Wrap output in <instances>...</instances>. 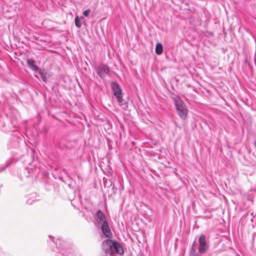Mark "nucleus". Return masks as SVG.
<instances>
[{"label": "nucleus", "instance_id": "1", "mask_svg": "<svg viewBox=\"0 0 256 256\" xmlns=\"http://www.w3.org/2000/svg\"><path fill=\"white\" fill-rule=\"evenodd\" d=\"M102 248L106 252V256H112V254L114 253L122 254L124 252V248L120 243L110 240H107L103 242Z\"/></svg>", "mask_w": 256, "mask_h": 256}, {"label": "nucleus", "instance_id": "2", "mask_svg": "<svg viewBox=\"0 0 256 256\" xmlns=\"http://www.w3.org/2000/svg\"><path fill=\"white\" fill-rule=\"evenodd\" d=\"M96 220L97 222L102 224L101 228L104 235L106 238H110L112 236V234L104 214L100 210L97 212Z\"/></svg>", "mask_w": 256, "mask_h": 256}, {"label": "nucleus", "instance_id": "3", "mask_svg": "<svg viewBox=\"0 0 256 256\" xmlns=\"http://www.w3.org/2000/svg\"><path fill=\"white\" fill-rule=\"evenodd\" d=\"M174 100L179 116L182 118L185 119L188 115V109L185 104L178 96L176 97Z\"/></svg>", "mask_w": 256, "mask_h": 256}, {"label": "nucleus", "instance_id": "4", "mask_svg": "<svg viewBox=\"0 0 256 256\" xmlns=\"http://www.w3.org/2000/svg\"><path fill=\"white\" fill-rule=\"evenodd\" d=\"M199 248L198 251L200 254H204L208 248V245L206 242V237L204 235L202 234L198 239Z\"/></svg>", "mask_w": 256, "mask_h": 256}, {"label": "nucleus", "instance_id": "5", "mask_svg": "<svg viewBox=\"0 0 256 256\" xmlns=\"http://www.w3.org/2000/svg\"><path fill=\"white\" fill-rule=\"evenodd\" d=\"M97 74L101 78H104L106 75L110 74L108 66L104 64H100L96 69Z\"/></svg>", "mask_w": 256, "mask_h": 256}, {"label": "nucleus", "instance_id": "6", "mask_svg": "<svg viewBox=\"0 0 256 256\" xmlns=\"http://www.w3.org/2000/svg\"><path fill=\"white\" fill-rule=\"evenodd\" d=\"M112 88L113 90L114 95L118 99V102H121L122 99V90L120 86L116 82H112Z\"/></svg>", "mask_w": 256, "mask_h": 256}, {"label": "nucleus", "instance_id": "7", "mask_svg": "<svg viewBox=\"0 0 256 256\" xmlns=\"http://www.w3.org/2000/svg\"><path fill=\"white\" fill-rule=\"evenodd\" d=\"M34 63V60H32L28 59L27 60V64L28 66L33 70L36 71L38 70V67L35 65Z\"/></svg>", "mask_w": 256, "mask_h": 256}, {"label": "nucleus", "instance_id": "8", "mask_svg": "<svg viewBox=\"0 0 256 256\" xmlns=\"http://www.w3.org/2000/svg\"><path fill=\"white\" fill-rule=\"evenodd\" d=\"M156 53L160 55L162 54L163 51L162 45L160 43H158L156 46Z\"/></svg>", "mask_w": 256, "mask_h": 256}, {"label": "nucleus", "instance_id": "9", "mask_svg": "<svg viewBox=\"0 0 256 256\" xmlns=\"http://www.w3.org/2000/svg\"><path fill=\"white\" fill-rule=\"evenodd\" d=\"M75 24L78 28L81 26V22L80 18L78 16H76L75 18Z\"/></svg>", "mask_w": 256, "mask_h": 256}, {"label": "nucleus", "instance_id": "10", "mask_svg": "<svg viewBox=\"0 0 256 256\" xmlns=\"http://www.w3.org/2000/svg\"><path fill=\"white\" fill-rule=\"evenodd\" d=\"M90 10L88 9L84 12L83 14L86 16H88L89 15V14H90Z\"/></svg>", "mask_w": 256, "mask_h": 256}, {"label": "nucleus", "instance_id": "11", "mask_svg": "<svg viewBox=\"0 0 256 256\" xmlns=\"http://www.w3.org/2000/svg\"><path fill=\"white\" fill-rule=\"evenodd\" d=\"M192 251H194V243L192 244Z\"/></svg>", "mask_w": 256, "mask_h": 256}]
</instances>
